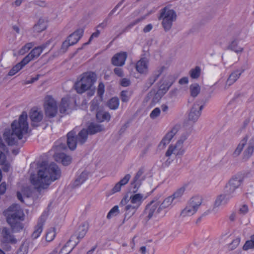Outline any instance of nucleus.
<instances>
[{"instance_id": "obj_26", "label": "nucleus", "mask_w": 254, "mask_h": 254, "mask_svg": "<svg viewBox=\"0 0 254 254\" xmlns=\"http://www.w3.org/2000/svg\"><path fill=\"white\" fill-rule=\"evenodd\" d=\"M88 230V224L85 223H83L78 227V230L76 232V236H72L71 237V239L72 240H73L75 238V237H76V238L79 241L80 240L84 238Z\"/></svg>"}, {"instance_id": "obj_57", "label": "nucleus", "mask_w": 254, "mask_h": 254, "mask_svg": "<svg viewBox=\"0 0 254 254\" xmlns=\"http://www.w3.org/2000/svg\"><path fill=\"white\" fill-rule=\"evenodd\" d=\"M100 31L99 30H97L95 32H94L91 36H90L89 41L88 42L83 44V46L85 45H88L94 38H97L99 36Z\"/></svg>"}, {"instance_id": "obj_35", "label": "nucleus", "mask_w": 254, "mask_h": 254, "mask_svg": "<svg viewBox=\"0 0 254 254\" xmlns=\"http://www.w3.org/2000/svg\"><path fill=\"white\" fill-rule=\"evenodd\" d=\"M175 200L174 199L173 197L170 195L167 197H166L161 204L160 203V206L161 207V208L165 209L166 208H168L169 207H172L176 203Z\"/></svg>"}, {"instance_id": "obj_12", "label": "nucleus", "mask_w": 254, "mask_h": 254, "mask_svg": "<svg viewBox=\"0 0 254 254\" xmlns=\"http://www.w3.org/2000/svg\"><path fill=\"white\" fill-rule=\"evenodd\" d=\"M49 44L50 42H47L40 46L34 48L28 55L23 59V62L28 64L32 60L37 58Z\"/></svg>"}, {"instance_id": "obj_29", "label": "nucleus", "mask_w": 254, "mask_h": 254, "mask_svg": "<svg viewBox=\"0 0 254 254\" xmlns=\"http://www.w3.org/2000/svg\"><path fill=\"white\" fill-rule=\"evenodd\" d=\"M174 81V78L172 75H168L165 76L162 81L163 84H165V85L164 87L161 85L160 90H164L165 92H166L172 85Z\"/></svg>"}, {"instance_id": "obj_62", "label": "nucleus", "mask_w": 254, "mask_h": 254, "mask_svg": "<svg viewBox=\"0 0 254 254\" xmlns=\"http://www.w3.org/2000/svg\"><path fill=\"white\" fill-rule=\"evenodd\" d=\"M248 206L246 204L242 205L239 209V212L242 214H246L247 213H248Z\"/></svg>"}, {"instance_id": "obj_22", "label": "nucleus", "mask_w": 254, "mask_h": 254, "mask_svg": "<svg viewBox=\"0 0 254 254\" xmlns=\"http://www.w3.org/2000/svg\"><path fill=\"white\" fill-rule=\"evenodd\" d=\"M54 158L56 161L61 162L64 166L68 165L72 161L71 157L64 153L56 152Z\"/></svg>"}, {"instance_id": "obj_17", "label": "nucleus", "mask_w": 254, "mask_h": 254, "mask_svg": "<svg viewBox=\"0 0 254 254\" xmlns=\"http://www.w3.org/2000/svg\"><path fill=\"white\" fill-rule=\"evenodd\" d=\"M178 128L176 127H174L169 131L163 138L159 144V147L160 149L164 148L169 143L174 136L177 133Z\"/></svg>"}, {"instance_id": "obj_3", "label": "nucleus", "mask_w": 254, "mask_h": 254, "mask_svg": "<svg viewBox=\"0 0 254 254\" xmlns=\"http://www.w3.org/2000/svg\"><path fill=\"white\" fill-rule=\"evenodd\" d=\"M96 75L93 72H86L82 73L78 78L74 84V88L79 94L87 92L89 96L94 95L95 87L94 86L96 81Z\"/></svg>"}, {"instance_id": "obj_28", "label": "nucleus", "mask_w": 254, "mask_h": 254, "mask_svg": "<svg viewBox=\"0 0 254 254\" xmlns=\"http://www.w3.org/2000/svg\"><path fill=\"white\" fill-rule=\"evenodd\" d=\"M32 191L29 187L23 188L20 191H17V197L21 202H24V199L27 198L31 195Z\"/></svg>"}, {"instance_id": "obj_40", "label": "nucleus", "mask_w": 254, "mask_h": 254, "mask_svg": "<svg viewBox=\"0 0 254 254\" xmlns=\"http://www.w3.org/2000/svg\"><path fill=\"white\" fill-rule=\"evenodd\" d=\"M121 3H118L109 13L108 17L105 19L103 21V22L100 24L98 25V27H101L102 28H105L107 24H108V21L109 18L112 16V15L115 13V12L116 11L117 8L120 6Z\"/></svg>"}, {"instance_id": "obj_4", "label": "nucleus", "mask_w": 254, "mask_h": 254, "mask_svg": "<svg viewBox=\"0 0 254 254\" xmlns=\"http://www.w3.org/2000/svg\"><path fill=\"white\" fill-rule=\"evenodd\" d=\"M4 213L7 217V223L14 232H18L22 229L21 222L24 220V214L19 205L12 204L4 211Z\"/></svg>"}, {"instance_id": "obj_24", "label": "nucleus", "mask_w": 254, "mask_h": 254, "mask_svg": "<svg viewBox=\"0 0 254 254\" xmlns=\"http://www.w3.org/2000/svg\"><path fill=\"white\" fill-rule=\"evenodd\" d=\"M46 217L42 215L38 221L37 226L35 227V230L32 234V238L33 239H37L41 234L43 231V226L45 222Z\"/></svg>"}, {"instance_id": "obj_21", "label": "nucleus", "mask_w": 254, "mask_h": 254, "mask_svg": "<svg viewBox=\"0 0 254 254\" xmlns=\"http://www.w3.org/2000/svg\"><path fill=\"white\" fill-rule=\"evenodd\" d=\"M244 71L243 69H238L232 71L226 81V85L230 86L233 84L240 78Z\"/></svg>"}, {"instance_id": "obj_11", "label": "nucleus", "mask_w": 254, "mask_h": 254, "mask_svg": "<svg viewBox=\"0 0 254 254\" xmlns=\"http://www.w3.org/2000/svg\"><path fill=\"white\" fill-rule=\"evenodd\" d=\"M203 107L201 102L196 101L192 105L189 113L188 119L193 123H195L201 115V112Z\"/></svg>"}, {"instance_id": "obj_32", "label": "nucleus", "mask_w": 254, "mask_h": 254, "mask_svg": "<svg viewBox=\"0 0 254 254\" xmlns=\"http://www.w3.org/2000/svg\"><path fill=\"white\" fill-rule=\"evenodd\" d=\"M46 27V23L44 20L43 19H39L37 23L33 26V30L35 32L39 33L45 30Z\"/></svg>"}, {"instance_id": "obj_16", "label": "nucleus", "mask_w": 254, "mask_h": 254, "mask_svg": "<svg viewBox=\"0 0 254 254\" xmlns=\"http://www.w3.org/2000/svg\"><path fill=\"white\" fill-rule=\"evenodd\" d=\"M0 241L3 243H15L16 241L10 231L7 228H2L0 231Z\"/></svg>"}, {"instance_id": "obj_20", "label": "nucleus", "mask_w": 254, "mask_h": 254, "mask_svg": "<svg viewBox=\"0 0 254 254\" xmlns=\"http://www.w3.org/2000/svg\"><path fill=\"white\" fill-rule=\"evenodd\" d=\"M127 58L126 53L122 52L115 55L112 59V64L115 66H121L124 65Z\"/></svg>"}, {"instance_id": "obj_60", "label": "nucleus", "mask_w": 254, "mask_h": 254, "mask_svg": "<svg viewBox=\"0 0 254 254\" xmlns=\"http://www.w3.org/2000/svg\"><path fill=\"white\" fill-rule=\"evenodd\" d=\"M114 73L119 77H123L124 76V71L122 68L116 67L114 69Z\"/></svg>"}, {"instance_id": "obj_36", "label": "nucleus", "mask_w": 254, "mask_h": 254, "mask_svg": "<svg viewBox=\"0 0 254 254\" xmlns=\"http://www.w3.org/2000/svg\"><path fill=\"white\" fill-rule=\"evenodd\" d=\"M242 183V179L240 176L233 177L229 182L228 185L237 189L240 186Z\"/></svg>"}, {"instance_id": "obj_49", "label": "nucleus", "mask_w": 254, "mask_h": 254, "mask_svg": "<svg viewBox=\"0 0 254 254\" xmlns=\"http://www.w3.org/2000/svg\"><path fill=\"white\" fill-rule=\"evenodd\" d=\"M56 232L55 228H52L48 230L46 235V240L48 242H51L55 237Z\"/></svg>"}, {"instance_id": "obj_7", "label": "nucleus", "mask_w": 254, "mask_h": 254, "mask_svg": "<svg viewBox=\"0 0 254 254\" xmlns=\"http://www.w3.org/2000/svg\"><path fill=\"white\" fill-rule=\"evenodd\" d=\"M158 19L162 20L161 25L164 31H169L172 28L173 22L177 19L176 12L166 6L160 10Z\"/></svg>"}, {"instance_id": "obj_63", "label": "nucleus", "mask_w": 254, "mask_h": 254, "mask_svg": "<svg viewBox=\"0 0 254 254\" xmlns=\"http://www.w3.org/2000/svg\"><path fill=\"white\" fill-rule=\"evenodd\" d=\"M104 85L103 83H100L99 85H98V94L101 96L103 95L104 93Z\"/></svg>"}, {"instance_id": "obj_46", "label": "nucleus", "mask_w": 254, "mask_h": 254, "mask_svg": "<svg viewBox=\"0 0 254 254\" xmlns=\"http://www.w3.org/2000/svg\"><path fill=\"white\" fill-rule=\"evenodd\" d=\"M241 242V238L237 237L236 239L228 245V249L229 251H233L236 249L239 245Z\"/></svg>"}, {"instance_id": "obj_53", "label": "nucleus", "mask_w": 254, "mask_h": 254, "mask_svg": "<svg viewBox=\"0 0 254 254\" xmlns=\"http://www.w3.org/2000/svg\"><path fill=\"white\" fill-rule=\"evenodd\" d=\"M32 46L33 45L31 43L26 44L19 50V53L21 55L24 54L25 53L27 52L32 47Z\"/></svg>"}, {"instance_id": "obj_47", "label": "nucleus", "mask_w": 254, "mask_h": 254, "mask_svg": "<svg viewBox=\"0 0 254 254\" xmlns=\"http://www.w3.org/2000/svg\"><path fill=\"white\" fill-rule=\"evenodd\" d=\"M165 69V67L164 66L159 67L153 73L152 76L150 78V80H152L153 82H155Z\"/></svg>"}, {"instance_id": "obj_25", "label": "nucleus", "mask_w": 254, "mask_h": 254, "mask_svg": "<svg viewBox=\"0 0 254 254\" xmlns=\"http://www.w3.org/2000/svg\"><path fill=\"white\" fill-rule=\"evenodd\" d=\"M83 29H79L70 34L67 38V40L70 44L73 45L76 44L82 37L83 34Z\"/></svg>"}, {"instance_id": "obj_13", "label": "nucleus", "mask_w": 254, "mask_h": 254, "mask_svg": "<svg viewBox=\"0 0 254 254\" xmlns=\"http://www.w3.org/2000/svg\"><path fill=\"white\" fill-rule=\"evenodd\" d=\"M144 170L141 168L138 170L131 182V186L133 189V192H136L141 185L142 181L145 180V177L143 175Z\"/></svg>"}, {"instance_id": "obj_52", "label": "nucleus", "mask_w": 254, "mask_h": 254, "mask_svg": "<svg viewBox=\"0 0 254 254\" xmlns=\"http://www.w3.org/2000/svg\"><path fill=\"white\" fill-rule=\"evenodd\" d=\"M28 247L27 244H23L17 251V254H27Z\"/></svg>"}, {"instance_id": "obj_23", "label": "nucleus", "mask_w": 254, "mask_h": 254, "mask_svg": "<svg viewBox=\"0 0 254 254\" xmlns=\"http://www.w3.org/2000/svg\"><path fill=\"white\" fill-rule=\"evenodd\" d=\"M148 62L145 58H142L136 64V70L140 73L146 74L148 71Z\"/></svg>"}, {"instance_id": "obj_6", "label": "nucleus", "mask_w": 254, "mask_h": 254, "mask_svg": "<svg viewBox=\"0 0 254 254\" xmlns=\"http://www.w3.org/2000/svg\"><path fill=\"white\" fill-rule=\"evenodd\" d=\"M77 129L75 128L67 134V144L70 150H74L77 143L83 144L88 137V132L85 129L80 130L77 135Z\"/></svg>"}, {"instance_id": "obj_39", "label": "nucleus", "mask_w": 254, "mask_h": 254, "mask_svg": "<svg viewBox=\"0 0 254 254\" xmlns=\"http://www.w3.org/2000/svg\"><path fill=\"white\" fill-rule=\"evenodd\" d=\"M229 48L237 53H241L243 51V48L239 46L238 39L233 40L230 44Z\"/></svg>"}, {"instance_id": "obj_45", "label": "nucleus", "mask_w": 254, "mask_h": 254, "mask_svg": "<svg viewBox=\"0 0 254 254\" xmlns=\"http://www.w3.org/2000/svg\"><path fill=\"white\" fill-rule=\"evenodd\" d=\"M237 189L227 185L225 190V193L229 196L230 198L235 196L236 190Z\"/></svg>"}, {"instance_id": "obj_42", "label": "nucleus", "mask_w": 254, "mask_h": 254, "mask_svg": "<svg viewBox=\"0 0 254 254\" xmlns=\"http://www.w3.org/2000/svg\"><path fill=\"white\" fill-rule=\"evenodd\" d=\"M190 95L193 97H195L199 93L200 87L198 84L194 83L190 85Z\"/></svg>"}, {"instance_id": "obj_59", "label": "nucleus", "mask_w": 254, "mask_h": 254, "mask_svg": "<svg viewBox=\"0 0 254 254\" xmlns=\"http://www.w3.org/2000/svg\"><path fill=\"white\" fill-rule=\"evenodd\" d=\"M130 80L127 78H124L121 80L120 84L121 86H122L123 87H127V86H129L130 85Z\"/></svg>"}, {"instance_id": "obj_14", "label": "nucleus", "mask_w": 254, "mask_h": 254, "mask_svg": "<svg viewBox=\"0 0 254 254\" xmlns=\"http://www.w3.org/2000/svg\"><path fill=\"white\" fill-rule=\"evenodd\" d=\"M185 152V149L184 148L183 145L176 142V144L169 146L166 152L165 156L171 157L172 155L180 156L182 155Z\"/></svg>"}, {"instance_id": "obj_31", "label": "nucleus", "mask_w": 254, "mask_h": 254, "mask_svg": "<svg viewBox=\"0 0 254 254\" xmlns=\"http://www.w3.org/2000/svg\"><path fill=\"white\" fill-rule=\"evenodd\" d=\"M248 139V136L247 135L241 141L237 148L234 151L233 155L234 157H238L242 152V150L244 148Z\"/></svg>"}, {"instance_id": "obj_43", "label": "nucleus", "mask_w": 254, "mask_h": 254, "mask_svg": "<svg viewBox=\"0 0 254 254\" xmlns=\"http://www.w3.org/2000/svg\"><path fill=\"white\" fill-rule=\"evenodd\" d=\"M186 190V188L185 187H182L179 189H177L171 195L174 199L177 202L178 200H179L182 195H183L185 191Z\"/></svg>"}, {"instance_id": "obj_41", "label": "nucleus", "mask_w": 254, "mask_h": 254, "mask_svg": "<svg viewBox=\"0 0 254 254\" xmlns=\"http://www.w3.org/2000/svg\"><path fill=\"white\" fill-rule=\"evenodd\" d=\"M243 249L245 251L250 249H254V235H252L250 239L245 242L243 247Z\"/></svg>"}, {"instance_id": "obj_27", "label": "nucleus", "mask_w": 254, "mask_h": 254, "mask_svg": "<svg viewBox=\"0 0 254 254\" xmlns=\"http://www.w3.org/2000/svg\"><path fill=\"white\" fill-rule=\"evenodd\" d=\"M230 199L229 196L225 193L218 195L215 200L213 210L214 211L215 209L221 205L227 204Z\"/></svg>"}, {"instance_id": "obj_8", "label": "nucleus", "mask_w": 254, "mask_h": 254, "mask_svg": "<svg viewBox=\"0 0 254 254\" xmlns=\"http://www.w3.org/2000/svg\"><path fill=\"white\" fill-rule=\"evenodd\" d=\"M201 203L202 199L200 196H196L192 197L185 208L182 210L181 216L183 217H186L194 215L197 211Z\"/></svg>"}, {"instance_id": "obj_18", "label": "nucleus", "mask_w": 254, "mask_h": 254, "mask_svg": "<svg viewBox=\"0 0 254 254\" xmlns=\"http://www.w3.org/2000/svg\"><path fill=\"white\" fill-rule=\"evenodd\" d=\"M30 118L31 121V125L34 127H38L40 125L43 118V115L41 111L38 110H32L30 113Z\"/></svg>"}, {"instance_id": "obj_48", "label": "nucleus", "mask_w": 254, "mask_h": 254, "mask_svg": "<svg viewBox=\"0 0 254 254\" xmlns=\"http://www.w3.org/2000/svg\"><path fill=\"white\" fill-rule=\"evenodd\" d=\"M132 92L131 91H128L127 90L122 91L121 93V99L122 101L123 102H127L129 101Z\"/></svg>"}, {"instance_id": "obj_50", "label": "nucleus", "mask_w": 254, "mask_h": 254, "mask_svg": "<svg viewBox=\"0 0 254 254\" xmlns=\"http://www.w3.org/2000/svg\"><path fill=\"white\" fill-rule=\"evenodd\" d=\"M200 68L199 66H196L194 68L190 70V75L192 78H197L200 74Z\"/></svg>"}, {"instance_id": "obj_56", "label": "nucleus", "mask_w": 254, "mask_h": 254, "mask_svg": "<svg viewBox=\"0 0 254 254\" xmlns=\"http://www.w3.org/2000/svg\"><path fill=\"white\" fill-rule=\"evenodd\" d=\"M131 178V176L130 174H127L125 176V177L122 179L119 183L122 186H125L126 185L129 181Z\"/></svg>"}, {"instance_id": "obj_58", "label": "nucleus", "mask_w": 254, "mask_h": 254, "mask_svg": "<svg viewBox=\"0 0 254 254\" xmlns=\"http://www.w3.org/2000/svg\"><path fill=\"white\" fill-rule=\"evenodd\" d=\"M55 147L57 151L66 148L65 144L61 142V141L56 142Z\"/></svg>"}, {"instance_id": "obj_37", "label": "nucleus", "mask_w": 254, "mask_h": 254, "mask_svg": "<svg viewBox=\"0 0 254 254\" xmlns=\"http://www.w3.org/2000/svg\"><path fill=\"white\" fill-rule=\"evenodd\" d=\"M27 63L23 62V60L19 63L14 66L9 71L8 75L12 76L18 72L24 66L27 64Z\"/></svg>"}, {"instance_id": "obj_5", "label": "nucleus", "mask_w": 254, "mask_h": 254, "mask_svg": "<svg viewBox=\"0 0 254 254\" xmlns=\"http://www.w3.org/2000/svg\"><path fill=\"white\" fill-rule=\"evenodd\" d=\"M144 199L143 194L141 193L132 194L128 198L125 196L121 201V205L126 206L125 207V219L128 220L136 211Z\"/></svg>"}, {"instance_id": "obj_10", "label": "nucleus", "mask_w": 254, "mask_h": 254, "mask_svg": "<svg viewBox=\"0 0 254 254\" xmlns=\"http://www.w3.org/2000/svg\"><path fill=\"white\" fill-rule=\"evenodd\" d=\"M162 210L159 201L157 200L151 201L146 205L144 211V214L146 215V221H148L153 217H157Z\"/></svg>"}, {"instance_id": "obj_61", "label": "nucleus", "mask_w": 254, "mask_h": 254, "mask_svg": "<svg viewBox=\"0 0 254 254\" xmlns=\"http://www.w3.org/2000/svg\"><path fill=\"white\" fill-rule=\"evenodd\" d=\"M189 134L187 133L183 134L180 139L177 141V143L183 145L184 142L187 139Z\"/></svg>"}, {"instance_id": "obj_38", "label": "nucleus", "mask_w": 254, "mask_h": 254, "mask_svg": "<svg viewBox=\"0 0 254 254\" xmlns=\"http://www.w3.org/2000/svg\"><path fill=\"white\" fill-rule=\"evenodd\" d=\"M88 173L86 172H82L75 180L73 185L75 187L78 186L82 184L87 179Z\"/></svg>"}, {"instance_id": "obj_55", "label": "nucleus", "mask_w": 254, "mask_h": 254, "mask_svg": "<svg viewBox=\"0 0 254 254\" xmlns=\"http://www.w3.org/2000/svg\"><path fill=\"white\" fill-rule=\"evenodd\" d=\"M70 46H72V45L70 44V43L67 40H65L63 43V44L62 45V47L61 48V53H65L67 51L68 48Z\"/></svg>"}, {"instance_id": "obj_2", "label": "nucleus", "mask_w": 254, "mask_h": 254, "mask_svg": "<svg viewBox=\"0 0 254 254\" xmlns=\"http://www.w3.org/2000/svg\"><path fill=\"white\" fill-rule=\"evenodd\" d=\"M27 119L26 113L23 112L18 120L14 121L11 124L12 131L9 130L4 131L3 137L9 145L17 143L18 141L22 139L24 135L27 133L28 124Z\"/></svg>"}, {"instance_id": "obj_1", "label": "nucleus", "mask_w": 254, "mask_h": 254, "mask_svg": "<svg viewBox=\"0 0 254 254\" xmlns=\"http://www.w3.org/2000/svg\"><path fill=\"white\" fill-rule=\"evenodd\" d=\"M61 174V170L55 163L43 162L37 174L30 176V180L34 189L41 193L48 189L52 182L58 179Z\"/></svg>"}, {"instance_id": "obj_9", "label": "nucleus", "mask_w": 254, "mask_h": 254, "mask_svg": "<svg viewBox=\"0 0 254 254\" xmlns=\"http://www.w3.org/2000/svg\"><path fill=\"white\" fill-rule=\"evenodd\" d=\"M44 108L45 115L48 118H54L58 113L57 101L50 95H47L45 97Z\"/></svg>"}, {"instance_id": "obj_15", "label": "nucleus", "mask_w": 254, "mask_h": 254, "mask_svg": "<svg viewBox=\"0 0 254 254\" xmlns=\"http://www.w3.org/2000/svg\"><path fill=\"white\" fill-rule=\"evenodd\" d=\"M71 99L66 96L62 99L59 105V111L62 114H68L71 111Z\"/></svg>"}, {"instance_id": "obj_51", "label": "nucleus", "mask_w": 254, "mask_h": 254, "mask_svg": "<svg viewBox=\"0 0 254 254\" xmlns=\"http://www.w3.org/2000/svg\"><path fill=\"white\" fill-rule=\"evenodd\" d=\"M119 213V207L117 205L113 207L111 210L109 212L107 218L110 219L113 216H117Z\"/></svg>"}, {"instance_id": "obj_44", "label": "nucleus", "mask_w": 254, "mask_h": 254, "mask_svg": "<svg viewBox=\"0 0 254 254\" xmlns=\"http://www.w3.org/2000/svg\"><path fill=\"white\" fill-rule=\"evenodd\" d=\"M108 107L111 110L117 109L119 106V100L118 98L114 97L109 100L107 103Z\"/></svg>"}, {"instance_id": "obj_34", "label": "nucleus", "mask_w": 254, "mask_h": 254, "mask_svg": "<svg viewBox=\"0 0 254 254\" xmlns=\"http://www.w3.org/2000/svg\"><path fill=\"white\" fill-rule=\"evenodd\" d=\"M97 120L102 122L105 121H109L110 120L111 116L108 112L104 111H98L96 113Z\"/></svg>"}, {"instance_id": "obj_19", "label": "nucleus", "mask_w": 254, "mask_h": 254, "mask_svg": "<svg viewBox=\"0 0 254 254\" xmlns=\"http://www.w3.org/2000/svg\"><path fill=\"white\" fill-rule=\"evenodd\" d=\"M245 146L242 157L244 161L248 160L252 156L254 152V140L251 139L248 142H247Z\"/></svg>"}, {"instance_id": "obj_30", "label": "nucleus", "mask_w": 254, "mask_h": 254, "mask_svg": "<svg viewBox=\"0 0 254 254\" xmlns=\"http://www.w3.org/2000/svg\"><path fill=\"white\" fill-rule=\"evenodd\" d=\"M8 152L0 151V165L3 166L2 170L4 172H8L10 168V164L7 161L5 153Z\"/></svg>"}, {"instance_id": "obj_64", "label": "nucleus", "mask_w": 254, "mask_h": 254, "mask_svg": "<svg viewBox=\"0 0 254 254\" xmlns=\"http://www.w3.org/2000/svg\"><path fill=\"white\" fill-rule=\"evenodd\" d=\"M122 187V186L119 182L117 183L112 190V193L120 191Z\"/></svg>"}, {"instance_id": "obj_54", "label": "nucleus", "mask_w": 254, "mask_h": 254, "mask_svg": "<svg viewBox=\"0 0 254 254\" xmlns=\"http://www.w3.org/2000/svg\"><path fill=\"white\" fill-rule=\"evenodd\" d=\"M161 110L159 108H155L150 114V117L152 119H155L159 116Z\"/></svg>"}, {"instance_id": "obj_33", "label": "nucleus", "mask_w": 254, "mask_h": 254, "mask_svg": "<svg viewBox=\"0 0 254 254\" xmlns=\"http://www.w3.org/2000/svg\"><path fill=\"white\" fill-rule=\"evenodd\" d=\"M104 129L102 126L96 124H91L88 127L87 131L88 134H93L98 132H100Z\"/></svg>"}]
</instances>
